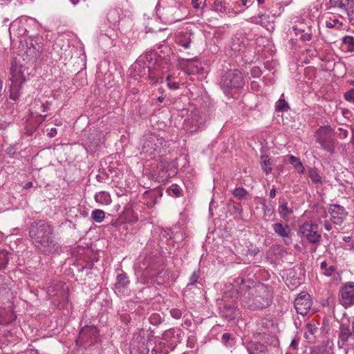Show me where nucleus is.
Listing matches in <instances>:
<instances>
[{
    "instance_id": "nucleus-63",
    "label": "nucleus",
    "mask_w": 354,
    "mask_h": 354,
    "mask_svg": "<svg viewBox=\"0 0 354 354\" xmlns=\"http://www.w3.org/2000/svg\"><path fill=\"white\" fill-rule=\"evenodd\" d=\"M168 86L169 88H173V89H177L179 88L178 83L175 82H169Z\"/></svg>"
},
{
    "instance_id": "nucleus-14",
    "label": "nucleus",
    "mask_w": 354,
    "mask_h": 354,
    "mask_svg": "<svg viewBox=\"0 0 354 354\" xmlns=\"http://www.w3.org/2000/svg\"><path fill=\"white\" fill-rule=\"evenodd\" d=\"M339 301L344 308L354 305V282H347L340 288Z\"/></svg>"
},
{
    "instance_id": "nucleus-8",
    "label": "nucleus",
    "mask_w": 354,
    "mask_h": 354,
    "mask_svg": "<svg viewBox=\"0 0 354 354\" xmlns=\"http://www.w3.org/2000/svg\"><path fill=\"white\" fill-rule=\"evenodd\" d=\"M180 8V4L177 3L163 8L157 6L156 12L162 21L171 24L183 19Z\"/></svg>"
},
{
    "instance_id": "nucleus-28",
    "label": "nucleus",
    "mask_w": 354,
    "mask_h": 354,
    "mask_svg": "<svg viewBox=\"0 0 354 354\" xmlns=\"http://www.w3.org/2000/svg\"><path fill=\"white\" fill-rule=\"evenodd\" d=\"M192 34L189 32H180L178 37L177 42L185 48H189L192 41Z\"/></svg>"
},
{
    "instance_id": "nucleus-5",
    "label": "nucleus",
    "mask_w": 354,
    "mask_h": 354,
    "mask_svg": "<svg viewBox=\"0 0 354 354\" xmlns=\"http://www.w3.org/2000/svg\"><path fill=\"white\" fill-rule=\"evenodd\" d=\"M167 142L162 137L154 133H148L143 136L142 143V152L152 155L160 153L166 146Z\"/></svg>"
},
{
    "instance_id": "nucleus-29",
    "label": "nucleus",
    "mask_w": 354,
    "mask_h": 354,
    "mask_svg": "<svg viewBox=\"0 0 354 354\" xmlns=\"http://www.w3.org/2000/svg\"><path fill=\"white\" fill-rule=\"evenodd\" d=\"M156 274L153 284L161 285L169 281V276L167 270L157 271L156 270Z\"/></svg>"
},
{
    "instance_id": "nucleus-30",
    "label": "nucleus",
    "mask_w": 354,
    "mask_h": 354,
    "mask_svg": "<svg viewBox=\"0 0 354 354\" xmlns=\"http://www.w3.org/2000/svg\"><path fill=\"white\" fill-rule=\"evenodd\" d=\"M95 199L97 203L102 205H108L111 201L110 194L104 191L96 193L95 195Z\"/></svg>"
},
{
    "instance_id": "nucleus-52",
    "label": "nucleus",
    "mask_w": 354,
    "mask_h": 354,
    "mask_svg": "<svg viewBox=\"0 0 354 354\" xmlns=\"http://www.w3.org/2000/svg\"><path fill=\"white\" fill-rule=\"evenodd\" d=\"M171 316L176 319H180L182 317V310L178 308H172L170 310Z\"/></svg>"
},
{
    "instance_id": "nucleus-24",
    "label": "nucleus",
    "mask_w": 354,
    "mask_h": 354,
    "mask_svg": "<svg viewBox=\"0 0 354 354\" xmlns=\"http://www.w3.org/2000/svg\"><path fill=\"white\" fill-rule=\"evenodd\" d=\"M293 30L295 34L299 36V39L303 41H308L311 39L312 37V32L310 27H307L306 29L299 27L298 26H295L293 27Z\"/></svg>"
},
{
    "instance_id": "nucleus-4",
    "label": "nucleus",
    "mask_w": 354,
    "mask_h": 354,
    "mask_svg": "<svg viewBox=\"0 0 354 354\" xmlns=\"http://www.w3.org/2000/svg\"><path fill=\"white\" fill-rule=\"evenodd\" d=\"M335 132L330 125L320 127L316 132V141L322 148L330 154L335 153L338 141L334 138Z\"/></svg>"
},
{
    "instance_id": "nucleus-7",
    "label": "nucleus",
    "mask_w": 354,
    "mask_h": 354,
    "mask_svg": "<svg viewBox=\"0 0 354 354\" xmlns=\"http://www.w3.org/2000/svg\"><path fill=\"white\" fill-rule=\"evenodd\" d=\"M337 333V346L339 348H345L349 339L354 340V319L351 322L348 318L342 319Z\"/></svg>"
},
{
    "instance_id": "nucleus-42",
    "label": "nucleus",
    "mask_w": 354,
    "mask_h": 354,
    "mask_svg": "<svg viewBox=\"0 0 354 354\" xmlns=\"http://www.w3.org/2000/svg\"><path fill=\"white\" fill-rule=\"evenodd\" d=\"M175 105L176 106V109L179 111V115L181 116L182 118H187L189 115L191 113V111H192L193 110L192 107H194V105L190 104H188L187 107H183L182 109H180L178 103H176Z\"/></svg>"
},
{
    "instance_id": "nucleus-15",
    "label": "nucleus",
    "mask_w": 354,
    "mask_h": 354,
    "mask_svg": "<svg viewBox=\"0 0 354 354\" xmlns=\"http://www.w3.org/2000/svg\"><path fill=\"white\" fill-rule=\"evenodd\" d=\"M294 306L297 313L306 315L312 306L310 295L307 292H301L295 299Z\"/></svg>"
},
{
    "instance_id": "nucleus-61",
    "label": "nucleus",
    "mask_w": 354,
    "mask_h": 354,
    "mask_svg": "<svg viewBox=\"0 0 354 354\" xmlns=\"http://www.w3.org/2000/svg\"><path fill=\"white\" fill-rule=\"evenodd\" d=\"M192 4L194 8H201V0H192Z\"/></svg>"
},
{
    "instance_id": "nucleus-45",
    "label": "nucleus",
    "mask_w": 354,
    "mask_h": 354,
    "mask_svg": "<svg viewBox=\"0 0 354 354\" xmlns=\"http://www.w3.org/2000/svg\"><path fill=\"white\" fill-rule=\"evenodd\" d=\"M214 7L215 11L220 13H226L227 12V8L226 6V3L225 2L216 0L214 1Z\"/></svg>"
},
{
    "instance_id": "nucleus-21",
    "label": "nucleus",
    "mask_w": 354,
    "mask_h": 354,
    "mask_svg": "<svg viewBox=\"0 0 354 354\" xmlns=\"http://www.w3.org/2000/svg\"><path fill=\"white\" fill-rule=\"evenodd\" d=\"M177 346V341H174L171 342L161 341L156 346V347L152 349L151 353L153 354V352H158L159 354H168L170 351L175 349Z\"/></svg>"
},
{
    "instance_id": "nucleus-38",
    "label": "nucleus",
    "mask_w": 354,
    "mask_h": 354,
    "mask_svg": "<svg viewBox=\"0 0 354 354\" xmlns=\"http://www.w3.org/2000/svg\"><path fill=\"white\" fill-rule=\"evenodd\" d=\"M10 254L6 250L0 251V270H5L9 261Z\"/></svg>"
},
{
    "instance_id": "nucleus-44",
    "label": "nucleus",
    "mask_w": 354,
    "mask_h": 354,
    "mask_svg": "<svg viewBox=\"0 0 354 354\" xmlns=\"http://www.w3.org/2000/svg\"><path fill=\"white\" fill-rule=\"evenodd\" d=\"M275 109L279 112H284L289 109V105L288 102L280 98L275 104Z\"/></svg>"
},
{
    "instance_id": "nucleus-17",
    "label": "nucleus",
    "mask_w": 354,
    "mask_h": 354,
    "mask_svg": "<svg viewBox=\"0 0 354 354\" xmlns=\"http://www.w3.org/2000/svg\"><path fill=\"white\" fill-rule=\"evenodd\" d=\"M330 221L335 225H340L346 219L348 212L343 206L338 204L330 205L328 209Z\"/></svg>"
},
{
    "instance_id": "nucleus-11",
    "label": "nucleus",
    "mask_w": 354,
    "mask_h": 354,
    "mask_svg": "<svg viewBox=\"0 0 354 354\" xmlns=\"http://www.w3.org/2000/svg\"><path fill=\"white\" fill-rule=\"evenodd\" d=\"M299 233L301 234L302 239H306L309 243L316 245L314 249H311L312 252H315L322 238L321 234L317 232V225L304 223L300 226Z\"/></svg>"
},
{
    "instance_id": "nucleus-18",
    "label": "nucleus",
    "mask_w": 354,
    "mask_h": 354,
    "mask_svg": "<svg viewBox=\"0 0 354 354\" xmlns=\"http://www.w3.org/2000/svg\"><path fill=\"white\" fill-rule=\"evenodd\" d=\"M131 74L135 77H150V68L141 60H137L131 68Z\"/></svg>"
},
{
    "instance_id": "nucleus-53",
    "label": "nucleus",
    "mask_w": 354,
    "mask_h": 354,
    "mask_svg": "<svg viewBox=\"0 0 354 354\" xmlns=\"http://www.w3.org/2000/svg\"><path fill=\"white\" fill-rule=\"evenodd\" d=\"M198 277H199V274H198V272L194 271L192 274L191 277H189V281L187 284V286H193V285L196 284L198 281Z\"/></svg>"
},
{
    "instance_id": "nucleus-41",
    "label": "nucleus",
    "mask_w": 354,
    "mask_h": 354,
    "mask_svg": "<svg viewBox=\"0 0 354 354\" xmlns=\"http://www.w3.org/2000/svg\"><path fill=\"white\" fill-rule=\"evenodd\" d=\"M321 270H324V274L326 277H330L336 270V267L334 266H328L326 261H322L320 264Z\"/></svg>"
},
{
    "instance_id": "nucleus-25",
    "label": "nucleus",
    "mask_w": 354,
    "mask_h": 354,
    "mask_svg": "<svg viewBox=\"0 0 354 354\" xmlns=\"http://www.w3.org/2000/svg\"><path fill=\"white\" fill-rule=\"evenodd\" d=\"M272 229L279 236L288 238L290 230L287 224L277 223L272 225Z\"/></svg>"
},
{
    "instance_id": "nucleus-2",
    "label": "nucleus",
    "mask_w": 354,
    "mask_h": 354,
    "mask_svg": "<svg viewBox=\"0 0 354 354\" xmlns=\"http://www.w3.org/2000/svg\"><path fill=\"white\" fill-rule=\"evenodd\" d=\"M272 298L270 288L263 283H259L243 295L241 303L250 310H257L270 306Z\"/></svg>"
},
{
    "instance_id": "nucleus-32",
    "label": "nucleus",
    "mask_w": 354,
    "mask_h": 354,
    "mask_svg": "<svg viewBox=\"0 0 354 354\" xmlns=\"http://www.w3.org/2000/svg\"><path fill=\"white\" fill-rule=\"evenodd\" d=\"M308 176L314 184H322V177L316 167H310L308 170Z\"/></svg>"
},
{
    "instance_id": "nucleus-23",
    "label": "nucleus",
    "mask_w": 354,
    "mask_h": 354,
    "mask_svg": "<svg viewBox=\"0 0 354 354\" xmlns=\"http://www.w3.org/2000/svg\"><path fill=\"white\" fill-rule=\"evenodd\" d=\"M129 281L127 279L126 274H118L115 283V291L118 292H123L127 288Z\"/></svg>"
},
{
    "instance_id": "nucleus-43",
    "label": "nucleus",
    "mask_w": 354,
    "mask_h": 354,
    "mask_svg": "<svg viewBox=\"0 0 354 354\" xmlns=\"http://www.w3.org/2000/svg\"><path fill=\"white\" fill-rule=\"evenodd\" d=\"M120 18L118 12L115 9H111L109 11L106 15V19L108 21H109L111 24H115L116 22L118 21Z\"/></svg>"
},
{
    "instance_id": "nucleus-34",
    "label": "nucleus",
    "mask_w": 354,
    "mask_h": 354,
    "mask_svg": "<svg viewBox=\"0 0 354 354\" xmlns=\"http://www.w3.org/2000/svg\"><path fill=\"white\" fill-rule=\"evenodd\" d=\"M261 166L262 170L266 174H269L272 172L270 159L267 155H262L261 156Z\"/></svg>"
},
{
    "instance_id": "nucleus-6",
    "label": "nucleus",
    "mask_w": 354,
    "mask_h": 354,
    "mask_svg": "<svg viewBox=\"0 0 354 354\" xmlns=\"http://www.w3.org/2000/svg\"><path fill=\"white\" fill-rule=\"evenodd\" d=\"M220 85L222 90L227 93L232 88L243 87V77L238 69L229 70L221 77Z\"/></svg>"
},
{
    "instance_id": "nucleus-40",
    "label": "nucleus",
    "mask_w": 354,
    "mask_h": 354,
    "mask_svg": "<svg viewBox=\"0 0 354 354\" xmlns=\"http://www.w3.org/2000/svg\"><path fill=\"white\" fill-rule=\"evenodd\" d=\"M105 217V213L103 210L97 209L91 212V218L96 223H101Z\"/></svg>"
},
{
    "instance_id": "nucleus-55",
    "label": "nucleus",
    "mask_w": 354,
    "mask_h": 354,
    "mask_svg": "<svg viewBox=\"0 0 354 354\" xmlns=\"http://www.w3.org/2000/svg\"><path fill=\"white\" fill-rule=\"evenodd\" d=\"M263 209L264 211V214L268 216H270L274 212L273 208L269 207L268 205H266L264 203H263Z\"/></svg>"
},
{
    "instance_id": "nucleus-48",
    "label": "nucleus",
    "mask_w": 354,
    "mask_h": 354,
    "mask_svg": "<svg viewBox=\"0 0 354 354\" xmlns=\"http://www.w3.org/2000/svg\"><path fill=\"white\" fill-rule=\"evenodd\" d=\"M248 194V191L243 187L234 189L233 196L239 200L243 199Z\"/></svg>"
},
{
    "instance_id": "nucleus-57",
    "label": "nucleus",
    "mask_w": 354,
    "mask_h": 354,
    "mask_svg": "<svg viewBox=\"0 0 354 354\" xmlns=\"http://www.w3.org/2000/svg\"><path fill=\"white\" fill-rule=\"evenodd\" d=\"M195 337L194 336H189L187 339V346L190 348H193L194 346Z\"/></svg>"
},
{
    "instance_id": "nucleus-13",
    "label": "nucleus",
    "mask_w": 354,
    "mask_h": 354,
    "mask_svg": "<svg viewBox=\"0 0 354 354\" xmlns=\"http://www.w3.org/2000/svg\"><path fill=\"white\" fill-rule=\"evenodd\" d=\"M27 50L26 51V59L28 62H35L39 52L43 48L42 38L36 36L30 37L29 41H26Z\"/></svg>"
},
{
    "instance_id": "nucleus-56",
    "label": "nucleus",
    "mask_w": 354,
    "mask_h": 354,
    "mask_svg": "<svg viewBox=\"0 0 354 354\" xmlns=\"http://www.w3.org/2000/svg\"><path fill=\"white\" fill-rule=\"evenodd\" d=\"M338 131H339V133H338V136L340 138L344 139V138H347V136L348 135V130L340 127L338 129Z\"/></svg>"
},
{
    "instance_id": "nucleus-9",
    "label": "nucleus",
    "mask_w": 354,
    "mask_h": 354,
    "mask_svg": "<svg viewBox=\"0 0 354 354\" xmlns=\"http://www.w3.org/2000/svg\"><path fill=\"white\" fill-rule=\"evenodd\" d=\"M326 6L327 10L339 12V16L343 14L347 15L350 20L353 18L354 0H329Z\"/></svg>"
},
{
    "instance_id": "nucleus-3",
    "label": "nucleus",
    "mask_w": 354,
    "mask_h": 354,
    "mask_svg": "<svg viewBox=\"0 0 354 354\" xmlns=\"http://www.w3.org/2000/svg\"><path fill=\"white\" fill-rule=\"evenodd\" d=\"M100 342V331L94 325H86L80 330L76 344L84 349H90Z\"/></svg>"
},
{
    "instance_id": "nucleus-35",
    "label": "nucleus",
    "mask_w": 354,
    "mask_h": 354,
    "mask_svg": "<svg viewBox=\"0 0 354 354\" xmlns=\"http://www.w3.org/2000/svg\"><path fill=\"white\" fill-rule=\"evenodd\" d=\"M310 354H333L332 349L326 345H318L311 349Z\"/></svg>"
},
{
    "instance_id": "nucleus-39",
    "label": "nucleus",
    "mask_w": 354,
    "mask_h": 354,
    "mask_svg": "<svg viewBox=\"0 0 354 354\" xmlns=\"http://www.w3.org/2000/svg\"><path fill=\"white\" fill-rule=\"evenodd\" d=\"M167 193L171 196L180 197L182 189L176 184H173L167 189Z\"/></svg>"
},
{
    "instance_id": "nucleus-12",
    "label": "nucleus",
    "mask_w": 354,
    "mask_h": 354,
    "mask_svg": "<svg viewBox=\"0 0 354 354\" xmlns=\"http://www.w3.org/2000/svg\"><path fill=\"white\" fill-rule=\"evenodd\" d=\"M192 111L184 121V128L186 131L194 133L201 129L204 126V121L200 112L195 107H192Z\"/></svg>"
},
{
    "instance_id": "nucleus-50",
    "label": "nucleus",
    "mask_w": 354,
    "mask_h": 354,
    "mask_svg": "<svg viewBox=\"0 0 354 354\" xmlns=\"http://www.w3.org/2000/svg\"><path fill=\"white\" fill-rule=\"evenodd\" d=\"M345 100L354 104V88L349 89L344 94Z\"/></svg>"
},
{
    "instance_id": "nucleus-33",
    "label": "nucleus",
    "mask_w": 354,
    "mask_h": 354,
    "mask_svg": "<svg viewBox=\"0 0 354 354\" xmlns=\"http://www.w3.org/2000/svg\"><path fill=\"white\" fill-rule=\"evenodd\" d=\"M306 332L305 333V337L308 342H313L315 339V333L317 330V328L315 324L309 322L306 326Z\"/></svg>"
},
{
    "instance_id": "nucleus-37",
    "label": "nucleus",
    "mask_w": 354,
    "mask_h": 354,
    "mask_svg": "<svg viewBox=\"0 0 354 354\" xmlns=\"http://www.w3.org/2000/svg\"><path fill=\"white\" fill-rule=\"evenodd\" d=\"M279 213L283 218H285L292 213V210L288 207L287 202H283L279 206Z\"/></svg>"
},
{
    "instance_id": "nucleus-36",
    "label": "nucleus",
    "mask_w": 354,
    "mask_h": 354,
    "mask_svg": "<svg viewBox=\"0 0 354 354\" xmlns=\"http://www.w3.org/2000/svg\"><path fill=\"white\" fill-rule=\"evenodd\" d=\"M342 42L346 46L347 50L354 52V37L351 35H346L342 37Z\"/></svg>"
},
{
    "instance_id": "nucleus-54",
    "label": "nucleus",
    "mask_w": 354,
    "mask_h": 354,
    "mask_svg": "<svg viewBox=\"0 0 354 354\" xmlns=\"http://www.w3.org/2000/svg\"><path fill=\"white\" fill-rule=\"evenodd\" d=\"M339 24L340 26H342V23L339 22V21L338 19H333V20H330V21H326V26L327 28H334L336 24Z\"/></svg>"
},
{
    "instance_id": "nucleus-1",
    "label": "nucleus",
    "mask_w": 354,
    "mask_h": 354,
    "mask_svg": "<svg viewBox=\"0 0 354 354\" xmlns=\"http://www.w3.org/2000/svg\"><path fill=\"white\" fill-rule=\"evenodd\" d=\"M28 235L41 254L49 255L58 253L62 250L55 227L48 221L40 219L32 222L28 227Z\"/></svg>"
},
{
    "instance_id": "nucleus-49",
    "label": "nucleus",
    "mask_w": 354,
    "mask_h": 354,
    "mask_svg": "<svg viewBox=\"0 0 354 354\" xmlns=\"http://www.w3.org/2000/svg\"><path fill=\"white\" fill-rule=\"evenodd\" d=\"M34 104H39V111L41 112L46 111L48 109L50 105V103L48 101H46L45 103H43L38 99H35L34 100Z\"/></svg>"
},
{
    "instance_id": "nucleus-16",
    "label": "nucleus",
    "mask_w": 354,
    "mask_h": 354,
    "mask_svg": "<svg viewBox=\"0 0 354 354\" xmlns=\"http://www.w3.org/2000/svg\"><path fill=\"white\" fill-rule=\"evenodd\" d=\"M226 298L227 294L224 296L223 301L219 304L220 314L227 320H232L239 315V309L234 302L227 301Z\"/></svg>"
},
{
    "instance_id": "nucleus-60",
    "label": "nucleus",
    "mask_w": 354,
    "mask_h": 354,
    "mask_svg": "<svg viewBox=\"0 0 354 354\" xmlns=\"http://www.w3.org/2000/svg\"><path fill=\"white\" fill-rule=\"evenodd\" d=\"M231 339V335L229 334V333H224L222 335V341L224 342V343H227L228 342L229 339Z\"/></svg>"
},
{
    "instance_id": "nucleus-27",
    "label": "nucleus",
    "mask_w": 354,
    "mask_h": 354,
    "mask_svg": "<svg viewBox=\"0 0 354 354\" xmlns=\"http://www.w3.org/2000/svg\"><path fill=\"white\" fill-rule=\"evenodd\" d=\"M249 354H267L268 351L266 346L259 343H252L250 346L248 347Z\"/></svg>"
},
{
    "instance_id": "nucleus-59",
    "label": "nucleus",
    "mask_w": 354,
    "mask_h": 354,
    "mask_svg": "<svg viewBox=\"0 0 354 354\" xmlns=\"http://www.w3.org/2000/svg\"><path fill=\"white\" fill-rule=\"evenodd\" d=\"M236 282L237 284H240V286H241V285L244 286L245 283V280L243 277H239V278H237ZM239 289L242 290L243 288H241V286H240Z\"/></svg>"
},
{
    "instance_id": "nucleus-20",
    "label": "nucleus",
    "mask_w": 354,
    "mask_h": 354,
    "mask_svg": "<svg viewBox=\"0 0 354 354\" xmlns=\"http://www.w3.org/2000/svg\"><path fill=\"white\" fill-rule=\"evenodd\" d=\"M9 32L11 37L12 35L17 37H23L27 32L26 24L21 20H15L10 25Z\"/></svg>"
},
{
    "instance_id": "nucleus-58",
    "label": "nucleus",
    "mask_w": 354,
    "mask_h": 354,
    "mask_svg": "<svg viewBox=\"0 0 354 354\" xmlns=\"http://www.w3.org/2000/svg\"><path fill=\"white\" fill-rule=\"evenodd\" d=\"M298 344H299V341L294 339L291 341L290 346L292 348H293L294 350H296V349H297Z\"/></svg>"
},
{
    "instance_id": "nucleus-19",
    "label": "nucleus",
    "mask_w": 354,
    "mask_h": 354,
    "mask_svg": "<svg viewBox=\"0 0 354 354\" xmlns=\"http://www.w3.org/2000/svg\"><path fill=\"white\" fill-rule=\"evenodd\" d=\"M142 271L137 272L138 280L142 284H153L154 277L156 274V269L152 266H149L146 268L140 267Z\"/></svg>"
},
{
    "instance_id": "nucleus-22",
    "label": "nucleus",
    "mask_w": 354,
    "mask_h": 354,
    "mask_svg": "<svg viewBox=\"0 0 354 354\" xmlns=\"http://www.w3.org/2000/svg\"><path fill=\"white\" fill-rule=\"evenodd\" d=\"M182 330L179 328H170L165 330L162 334V340L171 342L177 341V344L181 342Z\"/></svg>"
},
{
    "instance_id": "nucleus-46",
    "label": "nucleus",
    "mask_w": 354,
    "mask_h": 354,
    "mask_svg": "<svg viewBox=\"0 0 354 354\" xmlns=\"http://www.w3.org/2000/svg\"><path fill=\"white\" fill-rule=\"evenodd\" d=\"M258 18L259 19V20L257 21L256 24H259L260 26H261L263 28H268V26L269 24L270 19V15H266V14H263L261 15H259Z\"/></svg>"
},
{
    "instance_id": "nucleus-62",
    "label": "nucleus",
    "mask_w": 354,
    "mask_h": 354,
    "mask_svg": "<svg viewBox=\"0 0 354 354\" xmlns=\"http://www.w3.org/2000/svg\"><path fill=\"white\" fill-rule=\"evenodd\" d=\"M57 135V129L55 128H52L50 131L48 133V136L50 138H53Z\"/></svg>"
},
{
    "instance_id": "nucleus-26",
    "label": "nucleus",
    "mask_w": 354,
    "mask_h": 354,
    "mask_svg": "<svg viewBox=\"0 0 354 354\" xmlns=\"http://www.w3.org/2000/svg\"><path fill=\"white\" fill-rule=\"evenodd\" d=\"M247 42L248 41L245 37L242 35L235 36L232 38V49L235 52H240L245 48Z\"/></svg>"
},
{
    "instance_id": "nucleus-10",
    "label": "nucleus",
    "mask_w": 354,
    "mask_h": 354,
    "mask_svg": "<svg viewBox=\"0 0 354 354\" xmlns=\"http://www.w3.org/2000/svg\"><path fill=\"white\" fill-rule=\"evenodd\" d=\"M48 294L53 299L54 302H57L58 306L64 308L68 303V287L62 281L54 283L48 289Z\"/></svg>"
},
{
    "instance_id": "nucleus-64",
    "label": "nucleus",
    "mask_w": 354,
    "mask_h": 354,
    "mask_svg": "<svg viewBox=\"0 0 354 354\" xmlns=\"http://www.w3.org/2000/svg\"><path fill=\"white\" fill-rule=\"evenodd\" d=\"M324 227L326 231H330L332 230V225L327 221H325Z\"/></svg>"
},
{
    "instance_id": "nucleus-47",
    "label": "nucleus",
    "mask_w": 354,
    "mask_h": 354,
    "mask_svg": "<svg viewBox=\"0 0 354 354\" xmlns=\"http://www.w3.org/2000/svg\"><path fill=\"white\" fill-rule=\"evenodd\" d=\"M163 319L159 313H153L150 315L149 321L152 325H158L162 323Z\"/></svg>"
},
{
    "instance_id": "nucleus-31",
    "label": "nucleus",
    "mask_w": 354,
    "mask_h": 354,
    "mask_svg": "<svg viewBox=\"0 0 354 354\" xmlns=\"http://www.w3.org/2000/svg\"><path fill=\"white\" fill-rule=\"evenodd\" d=\"M288 162L290 164L293 165L294 168L297 170L298 173L304 174L305 168L299 158L290 155L288 156Z\"/></svg>"
},
{
    "instance_id": "nucleus-51",
    "label": "nucleus",
    "mask_w": 354,
    "mask_h": 354,
    "mask_svg": "<svg viewBox=\"0 0 354 354\" xmlns=\"http://www.w3.org/2000/svg\"><path fill=\"white\" fill-rule=\"evenodd\" d=\"M166 173H168L167 175L160 176V179L161 180H164L171 176L175 175L177 173L176 168H167Z\"/></svg>"
}]
</instances>
